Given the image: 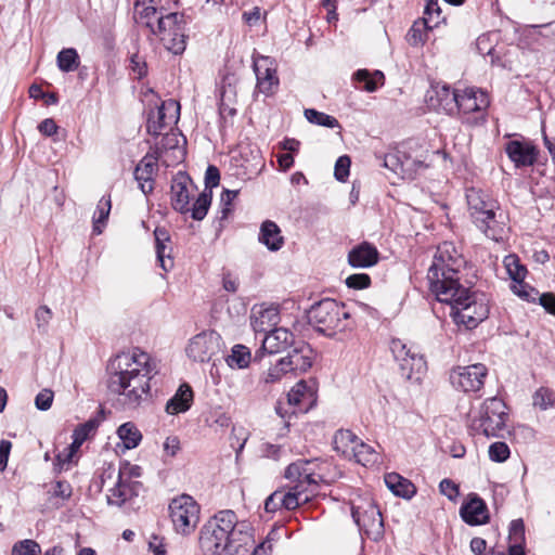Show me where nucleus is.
Instances as JSON below:
<instances>
[{
    "label": "nucleus",
    "mask_w": 555,
    "mask_h": 555,
    "mask_svg": "<svg viewBox=\"0 0 555 555\" xmlns=\"http://www.w3.org/2000/svg\"><path fill=\"white\" fill-rule=\"evenodd\" d=\"M431 28H434V25L428 24L426 18L414 22L406 34V41L415 47L423 44L427 40L428 30Z\"/></svg>",
    "instance_id": "nucleus-39"
},
{
    "label": "nucleus",
    "mask_w": 555,
    "mask_h": 555,
    "mask_svg": "<svg viewBox=\"0 0 555 555\" xmlns=\"http://www.w3.org/2000/svg\"><path fill=\"white\" fill-rule=\"evenodd\" d=\"M133 15L139 25L145 26L158 36L173 54H180L185 50L186 26L190 21L183 13L162 15L157 12L156 5L134 4Z\"/></svg>",
    "instance_id": "nucleus-2"
},
{
    "label": "nucleus",
    "mask_w": 555,
    "mask_h": 555,
    "mask_svg": "<svg viewBox=\"0 0 555 555\" xmlns=\"http://www.w3.org/2000/svg\"><path fill=\"white\" fill-rule=\"evenodd\" d=\"M256 74V88L254 95L263 94L264 96L274 95L280 87V78L278 72H255Z\"/></svg>",
    "instance_id": "nucleus-34"
},
{
    "label": "nucleus",
    "mask_w": 555,
    "mask_h": 555,
    "mask_svg": "<svg viewBox=\"0 0 555 555\" xmlns=\"http://www.w3.org/2000/svg\"><path fill=\"white\" fill-rule=\"evenodd\" d=\"M459 88H451L443 81L431 82L426 93V103L429 109L453 116L457 111L456 96Z\"/></svg>",
    "instance_id": "nucleus-12"
},
{
    "label": "nucleus",
    "mask_w": 555,
    "mask_h": 555,
    "mask_svg": "<svg viewBox=\"0 0 555 555\" xmlns=\"http://www.w3.org/2000/svg\"><path fill=\"white\" fill-rule=\"evenodd\" d=\"M508 418L507 406L498 397L482 402L479 410L470 418L469 429L473 434L483 435L488 438L499 437L506 427Z\"/></svg>",
    "instance_id": "nucleus-4"
},
{
    "label": "nucleus",
    "mask_w": 555,
    "mask_h": 555,
    "mask_svg": "<svg viewBox=\"0 0 555 555\" xmlns=\"http://www.w3.org/2000/svg\"><path fill=\"white\" fill-rule=\"evenodd\" d=\"M199 545L209 555H247L250 550V546L235 545L229 535L208 522L201 530Z\"/></svg>",
    "instance_id": "nucleus-10"
},
{
    "label": "nucleus",
    "mask_w": 555,
    "mask_h": 555,
    "mask_svg": "<svg viewBox=\"0 0 555 555\" xmlns=\"http://www.w3.org/2000/svg\"><path fill=\"white\" fill-rule=\"evenodd\" d=\"M446 304L451 308L450 314L454 322L467 328H475L489 314L488 304L468 287L460 289L454 301L450 300Z\"/></svg>",
    "instance_id": "nucleus-5"
},
{
    "label": "nucleus",
    "mask_w": 555,
    "mask_h": 555,
    "mask_svg": "<svg viewBox=\"0 0 555 555\" xmlns=\"http://www.w3.org/2000/svg\"><path fill=\"white\" fill-rule=\"evenodd\" d=\"M111 392L125 409L134 410L152 398L151 380L158 373L156 361L139 348L117 354L108 364Z\"/></svg>",
    "instance_id": "nucleus-1"
},
{
    "label": "nucleus",
    "mask_w": 555,
    "mask_h": 555,
    "mask_svg": "<svg viewBox=\"0 0 555 555\" xmlns=\"http://www.w3.org/2000/svg\"><path fill=\"white\" fill-rule=\"evenodd\" d=\"M53 402V392L49 389L41 390L35 398L36 408L40 411H47Z\"/></svg>",
    "instance_id": "nucleus-64"
},
{
    "label": "nucleus",
    "mask_w": 555,
    "mask_h": 555,
    "mask_svg": "<svg viewBox=\"0 0 555 555\" xmlns=\"http://www.w3.org/2000/svg\"><path fill=\"white\" fill-rule=\"evenodd\" d=\"M385 483L395 495L403 499H411L416 493L415 486L397 473L386 474Z\"/></svg>",
    "instance_id": "nucleus-32"
},
{
    "label": "nucleus",
    "mask_w": 555,
    "mask_h": 555,
    "mask_svg": "<svg viewBox=\"0 0 555 555\" xmlns=\"http://www.w3.org/2000/svg\"><path fill=\"white\" fill-rule=\"evenodd\" d=\"M212 198V192L211 191H204L198 195L193 206H190L191 216L194 220H203L210 207Z\"/></svg>",
    "instance_id": "nucleus-46"
},
{
    "label": "nucleus",
    "mask_w": 555,
    "mask_h": 555,
    "mask_svg": "<svg viewBox=\"0 0 555 555\" xmlns=\"http://www.w3.org/2000/svg\"><path fill=\"white\" fill-rule=\"evenodd\" d=\"M314 360L315 352L311 346L304 340H297L287 356L280 359V364L289 373L302 374L312 367Z\"/></svg>",
    "instance_id": "nucleus-17"
},
{
    "label": "nucleus",
    "mask_w": 555,
    "mask_h": 555,
    "mask_svg": "<svg viewBox=\"0 0 555 555\" xmlns=\"http://www.w3.org/2000/svg\"><path fill=\"white\" fill-rule=\"evenodd\" d=\"M305 117L307 118V120L309 122L315 124L319 126H324V127H328V128H336L339 126V122L335 117L327 115L325 113L319 112L313 108L305 109Z\"/></svg>",
    "instance_id": "nucleus-49"
},
{
    "label": "nucleus",
    "mask_w": 555,
    "mask_h": 555,
    "mask_svg": "<svg viewBox=\"0 0 555 555\" xmlns=\"http://www.w3.org/2000/svg\"><path fill=\"white\" fill-rule=\"evenodd\" d=\"M279 311L274 307L254 308L250 324L256 333H269L279 322Z\"/></svg>",
    "instance_id": "nucleus-28"
},
{
    "label": "nucleus",
    "mask_w": 555,
    "mask_h": 555,
    "mask_svg": "<svg viewBox=\"0 0 555 555\" xmlns=\"http://www.w3.org/2000/svg\"><path fill=\"white\" fill-rule=\"evenodd\" d=\"M359 438L349 429H339L333 438L334 449L346 457H351Z\"/></svg>",
    "instance_id": "nucleus-36"
},
{
    "label": "nucleus",
    "mask_w": 555,
    "mask_h": 555,
    "mask_svg": "<svg viewBox=\"0 0 555 555\" xmlns=\"http://www.w3.org/2000/svg\"><path fill=\"white\" fill-rule=\"evenodd\" d=\"M154 236H155V248H156V255L157 259L160 263V267L168 271L172 268L173 261L171 260L170 256L168 255V261L165 260V249H166V243L170 241L169 232L162 227H157L154 230Z\"/></svg>",
    "instance_id": "nucleus-37"
},
{
    "label": "nucleus",
    "mask_w": 555,
    "mask_h": 555,
    "mask_svg": "<svg viewBox=\"0 0 555 555\" xmlns=\"http://www.w3.org/2000/svg\"><path fill=\"white\" fill-rule=\"evenodd\" d=\"M201 507L189 494L173 498L169 504V516L176 532L190 535L199 521Z\"/></svg>",
    "instance_id": "nucleus-7"
},
{
    "label": "nucleus",
    "mask_w": 555,
    "mask_h": 555,
    "mask_svg": "<svg viewBox=\"0 0 555 555\" xmlns=\"http://www.w3.org/2000/svg\"><path fill=\"white\" fill-rule=\"evenodd\" d=\"M351 515L360 531L370 539L378 541L384 535L382 513L375 504L371 503L364 509L360 506L352 507Z\"/></svg>",
    "instance_id": "nucleus-14"
},
{
    "label": "nucleus",
    "mask_w": 555,
    "mask_h": 555,
    "mask_svg": "<svg viewBox=\"0 0 555 555\" xmlns=\"http://www.w3.org/2000/svg\"><path fill=\"white\" fill-rule=\"evenodd\" d=\"M439 489L440 492L451 501H455L460 494L459 486L448 478L440 481Z\"/></svg>",
    "instance_id": "nucleus-63"
},
{
    "label": "nucleus",
    "mask_w": 555,
    "mask_h": 555,
    "mask_svg": "<svg viewBox=\"0 0 555 555\" xmlns=\"http://www.w3.org/2000/svg\"><path fill=\"white\" fill-rule=\"evenodd\" d=\"M466 201L475 224L483 218H489L493 209H499L498 203L489 194L476 188L466 190Z\"/></svg>",
    "instance_id": "nucleus-20"
},
{
    "label": "nucleus",
    "mask_w": 555,
    "mask_h": 555,
    "mask_svg": "<svg viewBox=\"0 0 555 555\" xmlns=\"http://www.w3.org/2000/svg\"><path fill=\"white\" fill-rule=\"evenodd\" d=\"M104 418V411L101 409L96 416L89 418L83 424L78 425L73 436L77 437L80 441L85 442L90 436L94 435L101 422Z\"/></svg>",
    "instance_id": "nucleus-43"
},
{
    "label": "nucleus",
    "mask_w": 555,
    "mask_h": 555,
    "mask_svg": "<svg viewBox=\"0 0 555 555\" xmlns=\"http://www.w3.org/2000/svg\"><path fill=\"white\" fill-rule=\"evenodd\" d=\"M488 453L492 462L503 463L509 457L511 450L505 442L498 441L490 444Z\"/></svg>",
    "instance_id": "nucleus-55"
},
{
    "label": "nucleus",
    "mask_w": 555,
    "mask_h": 555,
    "mask_svg": "<svg viewBox=\"0 0 555 555\" xmlns=\"http://www.w3.org/2000/svg\"><path fill=\"white\" fill-rule=\"evenodd\" d=\"M284 509L283 499L281 498V490H275L264 501V511L267 513H275Z\"/></svg>",
    "instance_id": "nucleus-62"
},
{
    "label": "nucleus",
    "mask_w": 555,
    "mask_h": 555,
    "mask_svg": "<svg viewBox=\"0 0 555 555\" xmlns=\"http://www.w3.org/2000/svg\"><path fill=\"white\" fill-rule=\"evenodd\" d=\"M117 434L122 441L124 447L128 450L138 447L142 440L140 430L130 422L120 425L117 429Z\"/></svg>",
    "instance_id": "nucleus-41"
},
{
    "label": "nucleus",
    "mask_w": 555,
    "mask_h": 555,
    "mask_svg": "<svg viewBox=\"0 0 555 555\" xmlns=\"http://www.w3.org/2000/svg\"><path fill=\"white\" fill-rule=\"evenodd\" d=\"M351 160L349 156L344 155L338 157L334 168V176L338 181H346L349 176Z\"/></svg>",
    "instance_id": "nucleus-59"
},
{
    "label": "nucleus",
    "mask_w": 555,
    "mask_h": 555,
    "mask_svg": "<svg viewBox=\"0 0 555 555\" xmlns=\"http://www.w3.org/2000/svg\"><path fill=\"white\" fill-rule=\"evenodd\" d=\"M390 350L399 363L401 375L409 380L420 382L427 371V363L417 348L397 338L391 340Z\"/></svg>",
    "instance_id": "nucleus-8"
},
{
    "label": "nucleus",
    "mask_w": 555,
    "mask_h": 555,
    "mask_svg": "<svg viewBox=\"0 0 555 555\" xmlns=\"http://www.w3.org/2000/svg\"><path fill=\"white\" fill-rule=\"evenodd\" d=\"M56 61L59 69H70L78 67L79 55L74 48H66L59 52Z\"/></svg>",
    "instance_id": "nucleus-52"
},
{
    "label": "nucleus",
    "mask_w": 555,
    "mask_h": 555,
    "mask_svg": "<svg viewBox=\"0 0 555 555\" xmlns=\"http://www.w3.org/2000/svg\"><path fill=\"white\" fill-rule=\"evenodd\" d=\"M498 209H493L489 214V218H483L476 223V227L488 237L495 242L504 238L506 233V224L502 212L496 214Z\"/></svg>",
    "instance_id": "nucleus-29"
},
{
    "label": "nucleus",
    "mask_w": 555,
    "mask_h": 555,
    "mask_svg": "<svg viewBox=\"0 0 555 555\" xmlns=\"http://www.w3.org/2000/svg\"><path fill=\"white\" fill-rule=\"evenodd\" d=\"M505 152L517 168L532 166L538 156V151L532 144L518 140L507 142Z\"/></svg>",
    "instance_id": "nucleus-24"
},
{
    "label": "nucleus",
    "mask_w": 555,
    "mask_h": 555,
    "mask_svg": "<svg viewBox=\"0 0 555 555\" xmlns=\"http://www.w3.org/2000/svg\"><path fill=\"white\" fill-rule=\"evenodd\" d=\"M180 115V104L176 100H167L156 111L149 113L146 129L154 137L162 135L163 129L176 124Z\"/></svg>",
    "instance_id": "nucleus-16"
},
{
    "label": "nucleus",
    "mask_w": 555,
    "mask_h": 555,
    "mask_svg": "<svg viewBox=\"0 0 555 555\" xmlns=\"http://www.w3.org/2000/svg\"><path fill=\"white\" fill-rule=\"evenodd\" d=\"M508 539L511 544L525 543V525L522 519H515L511 522Z\"/></svg>",
    "instance_id": "nucleus-57"
},
{
    "label": "nucleus",
    "mask_w": 555,
    "mask_h": 555,
    "mask_svg": "<svg viewBox=\"0 0 555 555\" xmlns=\"http://www.w3.org/2000/svg\"><path fill=\"white\" fill-rule=\"evenodd\" d=\"M533 405L540 410H547L555 403V392L547 387H540L532 396Z\"/></svg>",
    "instance_id": "nucleus-50"
},
{
    "label": "nucleus",
    "mask_w": 555,
    "mask_h": 555,
    "mask_svg": "<svg viewBox=\"0 0 555 555\" xmlns=\"http://www.w3.org/2000/svg\"><path fill=\"white\" fill-rule=\"evenodd\" d=\"M280 490L284 509L286 511H294L300 505L309 503L314 496L313 494L301 491L300 489L295 490V487L291 485H287L285 489Z\"/></svg>",
    "instance_id": "nucleus-35"
},
{
    "label": "nucleus",
    "mask_w": 555,
    "mask_h": 555,
    "mask_svg": "<svg viewBox=\"0 0 555 555\" xmlns=\"http://www.w3.org/2000/svg\"><path fill=\"white\" fill-rule=\"evenodd\" d=\"M289 373L284 365L280 364V359L273 366H270L266 372L260 376V383L266 385L275 384L282 379V377Z\"/></svg>",
    "instance_id": "nucleus-54"
},
{
    "label": "nucleus",
    "mask_w": 555,
    "mask_h": 555,
    "mask_svg": "<svg viewBox=\"0 0 555 555\" xmlns=\"http://www.w3.org/2000/svg\"><path fill=\"white\" fill-rule=\"evenodd\" d=\"M194 399V393L188 384H182L175 396L170 398L166 403V412L171 415H177L186 412Z\"/></svg>",
    "instance_id": "nucleus-30"
},
{
    "label": "nucleus",
    "mask_w": 555,
    "mask_h": 555,
    "mask_svg": "<svg viewBox=\"0 0 555 555\" xmlns=\"http://www.w3.org/2000/svg\"><path fill=\"white\" fill-rule=\"evenodd\" d=\"M404 158L405 159L403 160L400 157L399 152L388 153L384 156L383 166L385 168L390 169L395 173H400V172L404 173L408 170V169H405V167L409 166V162H410V158H408V157H404Z\"/></svg>",
    "instance_id": "nucleus-51"
},
{
    "label": "nucleus",
    "mask_w": 555,
    "mask_h": 555,
    "mask_svg": "<svg viewBox=\"0 0 555 555\" xmlns=\"http://www.w3.org/2000/svg\"><path fill=\"white\" fill-rule=\"evenodd\" d=\"M111 207H112L111 197L103 196L98 204L96 211L93 217V233H95V234L102 233V231H103L102 228L104 227V224L108 218Z\"/></svg>",
    "instance_id": "nucleus-45"
},
{
    "label": "nucleus",
    "mask_w": 555,
    "mask_h": 555,
    "mask_svg": "<svg viewBox=\"0 0 555 555\" xmlns=\"http://www.w3.org/2000/svg\"><path fill=\"white\" fill-rule=\"evenodd\" d=\"M158 156L149 152L137 165L134 179L143 194H149L154 189V175L158 168Z\"/></svg>",
    "instance_id": "nucleus-22"
},
{
    "label": "nucleus",
    "mask_w": 555,
    "mask_h": 555,
    "mask_svg": "<svg viewBox=\"0 0 555 555\" xmlns=\"http://www.w3.org/2000/svg\"><path fill=\"white\" fill-rule=\"evenodd\" d=\"M125 472L119 469L116 474L114 487L108 488L107 503L109 505L121 506L125 502L137 495L138 482H131L124 479Z\"/></svg>",
    "instance_id": "nucleus-26"
},
{
    "label": "nucleus",
    "mask_w": 555,
    "mask_h": 555,
    "mask_svg": "<svg viewBox=\"0 0 555 555\" xmlns=\"http://www.w3.org/2000/svg\"><path fill=\"white\" fill-rule=\"evenodd\" d=\"M192 181L185 173H178L171 184V205L172 208L181 214L190 211Z\"/></svg>",
    "instance_id": "nucleus-21"
},
{
    "label": "nucleus",
    "mask_w": 555,
    "mask_h": 555,
    "mask_svg": "<svg viewBox=\"0 0 555 555\" xmlns=\"http://www.w3.org/2000/svg\"><path fill=\"white\" fill-rule=\"evenodd\" d=\"M52 311L48 306H40L35 312V320L38 330L41 333H47L49 323L52 320Z\"/></svg>",
    "instance_id": "nucleus-56"
},
{
    "label": "nucleus",
    "mask_w": 555,
    "mask_h": 555,
    "mask_svg": "<svg viewBox=\"0 0 555 555\" xmlns=\"http://www.w3.org/2000/svg\"><path fill=\"white\" fill-rule=\"evenodd\" d=\"M312 397V390L308 387L305 380H300L288 392L287 401L288 404L301 410V405L310 402Z\"/></svg>",
    "instance_id": "nucleus-40"
},
{
    "label": "nucleus",
    "mask_w": 555,
    "mask_h": 555,
    "mask_svg": "<svg viewBox=\"0 0 555 555\" xmlns=\"http://www.w3.org/2000/svg\"><path fill=\"white\" fill-rule=\"evenodd\" d=\"M251 360L250 350L244 345L233 346L231 353L227 357V364L231 369L243 370L248 367Z\"/></svg>",
    "instance_id": "nucleus-38"
},
{
    "label": "nucleus",
    "mask_w": 555,
    "mask_h": 555,
    "mask_svg": "<svg viewBox=\"0 0 555 555\" xmlns=\"http://www.w3.org/2000/svg\"><path fill=\"white\" fill-rule=\"evenodd\" d=\"M258 240L271 251H278L284 245V237L279 225L271 220L261 223Z\"/></svg>",
    "instance_id": "nucleus-31"
},
{
    "label": "nucleus",
    "mask_w": 555,
    "mask_h": 555,
    "mask_svg": "<svg viewBox=\"0 0 555 555\" xmlns=\"http://www.w3.org/2000/svg\"><path fill=\"white\" fill-rule=\"evenodd\" d=\"M378 261V250L367 242L354 246L348 254V262L353 268H369Z\"/></svg>",
    "instance_id": "nucleus-27"
},
{
    "label": "nucleus",
    "mask_w": 555,
    "mask_h": 555,
    "mask_svg": "<svg viewBox=\"0 0 555 555\" xmlns=\"http://www.w3.org/2000/svg\"><path fill=\"white\" fill-rule=\"evenodd\" d=\"M351 457L356 460L357 463L367 466L375 464L378 460L377 452L375 449L359 439L351 453Z\"/></svg>",
    "instance_id": "nucleus-42"
},
{
    "label": "nucleus",
    "mask_w": 555,
    "mask_h": 555,
    "mask_svg": "<svg viewBox=\"0 0 555 555\" xmlns=\"http://www.w3.org/2000/svg\"><path fill=\"white\" fill-rule=\"evenodd\" d=\"M321 470V464L317 460H298L286 467L284 477L295 490L300 489L317 495L319 483L326 481Z\"/></svg>",
    "instance_id": "nucleus-6"
},
{
    "label": "nucleus",
    "mask_w": 555,
    "mask_h": 555,
    "mask_svg": "<svg viewBox=\"0 0 555 555\" xmlns=\"http://www.w3.org/2000/svg\"><path fill=\"white\" fill-rule=\"evenodd\" d=\"M460 515L470 526L483 525L489 520L487 504L477 494H470L469 500L462 504Z\"/></svg>",
    "instance_id": "nucleus-23"
},
{
    "label": "nucleus",
    "mask_w": 555,
    "mask_h": 555,
    "mask_svg": "<svg viewBox=\"0 0 555 555\" xmlns=\"http://www.w3.org/2000/svg\"><path fill=\"white\" fill-rule=\"evenodd\" d=\"M207 522L229 535L235 545L251 547L254 544L251 526L246 521H238L236 514L231 509L218 512Z\"/></svg>",
    "instance_id": "nucleus-9"
},
{
    "label": "nucleus",
    "mask_w": 555,
    "mask_h": 555,
    "mask_svg": "<svg viewBox=\"0 0 555 555\" xmlns=\"http://www.w3.org/2000/svg\"><path fill=\"white\" fill-rule=\"evenodd\" d=\"M431 264H434L433 276L436 279L437 270H446L448 274L460 273L465 260L453 243L443 242L438 245Z\"/></svg>",
    "instance_id": "nucleus-18"
},
{
    "label": "nucleus",
    "mask_w": 555,
    "mask_h": 555,
    "mask_svg": "<svg viewBox=\"0 0 555 555\" xmlns=\"http://www.w3.org/2000/svg\"><path fill=\"white\" fill-rule=\"evenodd\" d=\"M168 150H178L179 153L183 154L179 149L178 135L175 132H166L160 140L155 143L154 147L151 149V152L160 158L163 153Z\"/></svg>",
    "instance_id": "nucleus-47"
},
{
    "label": "nucleus",
    "mask_w": 555,
    "mask_h": 555,
    "mask_svg": "<svg viewBox=\"0 0 555 555\" xmlns=\"http://www.w3.org/2000/svg\"><path fill=\"white\" fill-rule=\"evenodd\" d=\"M434 264H430L427 271V282L429 291L440 302L454 301V297L460 294V289L466 287L460 283V273L448 274L446 270H437L436 279L433 276Z\"/></svg>",
    "instance_id": "nucleus-11"
},
{
    "label": "nucleus",
    "mask_w": 555,
    "mask_h": 555,
    "mask_svg": "<svg viewBox=\"0 0 555 555\" xmlns=\"http://www.w3.org/2000/svg\"><path fill=\"white\" fill-rule=\"evenodd\" d=\"M352 80L357 89L374 92L385 82L384 72H354Z\"/></svg>",
    "instance_id": "nucleus-33"
},
{
    "label": "nucleus",
    "mask_w": 555,
    "mask_h": 555,
    "mask_svg": "<svg viewBox=\"0 0 555 555\" xmlns=\"http://www.w3.org/2000/svg\"><path fill=\"white\" fill-rule=\"evenodd\" d=\"M456 98V113L464 115L485 111L490 104L487 92L477 87L459 88Z\"/></svg>",
    "instance_id": "nucleus-19"
},
{
    "label": "nucleus",
    "mask_w": 555,
    "mask_h": 555,
    "mask_svg": "<svg viewBox=\"0 0 555 555\" xmlns=\"http://www.w3.org/2000/svg\"><path fill=\"white\" fill-rule=\"evenodd\" d=\"M350 313L345 304L332 298H325L314 304L309 312V323L320 333L334 336L338 332L346 331L349 326L347 320Z\"/></svg>",
    "instance_id": "nucleus-3"
},
{
    "label": "nucleus",
    "mask_w": 555,
    "mask_h": 555,
    "mask_svg": "<svg viewBox=\"0 0 555 555\" xmlns=\"http://www.w3.org/2000/svg\"><path fill=\"white\" fill-rule=\"evenodd\" d=\"M441 10L437 0H426V7L424 11V17L428 21V24L437 26L439 24Z\"/></svg>",
    "instance_id": "nucleus-58"
},
{
    "label": "nucleus",
    "mask_w": 555,
    "mask_h": 555,
    "mask_svg": "<svg viewBox=\"0 0 555 555\" xmlns=\"http://www.w3.org/2000/svg\"><path fill=\"white\" fill-rule=\"evenodd\" d=\"M220 349V336L214 332L195 335L186 347L188 357L195 362H208Z\"/></svg>",
    "instance_id": "nucleus-15"
},
{
    "label": "nucleus",
    "mask_w": 555,
    "mask_h": 555,
    "mask_svg": "<svg viewBox=\"0 0 555 555\" xmlns=\"http://www.w3.org/2000/svg\"><path fill=\"white\" fill-rule=\"evenodd\" d=\"M488 374L487 367L481 363L459 366L451 371L450 382L456 389L464 392L478 391Z\"/></svg>",
    "instance_id": "nucleus-13"
},
{
    "label": "nucleus",
    "mask_w": 555,
    "mask_h": 555,
    "mask_svg": "<svg viewBox=\"0 0 555 555\" xmlns=\"http://www.w3.org/2000/svg\"><path fill=\"white\" fill-rule=\"evenodd\" d=\"M296 343L294 334L285 327H278L264 334L261 349L269 354L285 351Z\"/></svg>",
    "instance_id": "nucleus-25"
},
{
    "label": "nucleus",
    "mask_w": 555,
    "mask_h": 555,
    "mask_svg": "<svg viewBox=\"0 0 555 555\" xmlns=\"http://www.w3.org/2000/svg\"><path fill=\"white\" fill-rule=\"evenodd\" d=\"M40 545L35 540L30 539L16 542L11 551V555H40Z\"/></svg>",
    "instance_id": "nucleus-53"
},
{
    "label": "nucleus",
    "mask_w": 555,
    "mask_h": 555,
    "mask_svg": "<svg viewBox=\"0 0 555 555\" xmlns=\"http://www.w3.org/2000/svg\"><path fill=\"white\" fill-rule=\"evenodd\" d=\"M512 291L514 294H516L517 296L527 301H534L535 296L538 295V292H535L532 287L524 283V281L519 283H514L512 285Z\"/></svg>",
    "instance_id": "nucleus-61"
},
{
    "label": "nucleus",
    "mask_w": 555,
    "mask_h": 555,
    "mask_svg": "<svg viewBox=\"0 0 555 555\" xmlns=\"http://www.w3.org/2000/svg\"><path fill=\"white\" fill-rule=\"evenodd\" d=\"M371 284V278L366 273L351 274L346 279V285L353 289H363Z\"/></svg>",
    "instance_id": "nucleus-60"
},
{
    "label": "nucleus",
    "mask_w": 555,
    "mask_h": 555,
    "mask_svg": "<svg viewBox=\"0 0 555 555\" xmlns=\"http://www.w3.org/2000/svg\"><path fill=\"white\" fill-rule=\"evenodd\" d=\"M504 266L509 278L514 283L522 282L527 275V269L525 266L520 263V260L517 255L511 254L505 256Z\"/></svg>",
    "instance_id": "nucleus-44"
},
{
    "label": "nucleus",
    "mask_w": 555,
    "mask_h": 555,
    "mask_svg": "<svg viewBox=\"0 0 555 555\" xmlns=\"http://www.w3.org/2000/svg\"><path fill=\"white\" fill-rule=\"evenodd\" d=\"M236 77L234 73L228 72L220 82V100L236 103Z\"/></svg>",
    "instance_id": "nucleus-48"
}]
</instances>
